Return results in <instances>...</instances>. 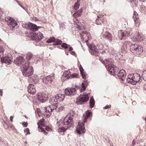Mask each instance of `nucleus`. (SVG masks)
Returning a JSON list of instances; mask_svg holds the SVG:
<instances>
[{
  "label": "nucleus",
  "instance_id": "6ab92c4d",
  "mask_svg": "<svg viewBox=\"0 0 146 146\" xmlns=\"http://www.w3.org/2000/svg\"><path fill=\"white\" fill-rule=\"evenodd\" d=\"M92 115V113L91 110H88L83 114V121L85 123L87 121L88 118Z\"/></svg>",
  "mask_w": 146,
  "mask_h": 146
},
{
  "label": "nucleus",
  "instance_id": "473e14b6",
  "mask_svg": "<svg viewBox=\"0 0 146 146\" xmlns=\"http://www.w3.org/2000/svg\"><path fill=\"white\" fill-rule=\"evenodd\" d=\"M53 44V45H58L62 43V41L58 39L55 38V40Z\"/></svg>",
  "mask_w": 146,
  "mask_h": 146
},
{
  "label": "nucleus",
  "instance_id": "49530a36",
  "mask_svg": "<svg viewBox=\"0 0 146 146\" xmlns=\"http://www.w3.org/2000/svg\"><path fill=\"white\" fill-rule=\"evenodd\" d=\"M82 76V78L84 79H85L86 78V74L84 72V71L80 72Z\"/></svg>",
  "mask_w": 146,
  "mask_h": 146
},
{
  "label": "nucleus",
  "instance_id": "20e7f679",
  "mask_svg": "<svg viewBox=\"0 0 146 146\" xmlns=\"http://www.w3.org/2000/svg\"><path fill=\"white\" fill-rule=\"evenodd\" d=\"M64 97L65 96L64 94H58L51 98L49 100V102L51 104V105H56L58 102H60L63 100Z\"/></svg>",
  "mask_w": 146,
  "mask_h": 146
},
{
  "label": "nucleus",
  "instance_id": "58836bf2",
  "mask_svg": "<svg viewBox=\"0 0 146 146\" xmlns=\"http://www.w3.org/2000/svg\"><path fill=\"white\" fill-rule=\"evenodd\" d=\"M131 43L129 41H125L123 44V45H125L126 46H130L131 45Z\"/></svg>",
  "mask_w": 146,
  "mask_h": 146
},
{
  "label": "nucleus",
  "instance_id": "6e6d98bb",
  "mask_svg": "<svg viewBox=\"0 0 146 146\" xmlns=\"http://www.w3.org/2000/svg\"><path fill=\"white\" fill-rule=\"evenodd\" d=\"M131 3H134L136 0H129Z\"/></svg>",
  "mask_w": 146,
  "mask_h": 146
},
{
  "label": "nucleus",
  "instance_id": "69168bd1",
  "mask_svg": "<svg viewBox=\"0 0 146 146\" xmlns=\"http://www.w3.org/2000/svg\"><path fill=\"white\" fill-rule=\"evenodd\" d=\"M49 129H50V128H49V127H46V130L47 131H49Z\"/></svg>",
  "mask_w": 146,
  "mask_h": 146
},
{
  "label": "nucleus",
  "instance_id": "a19ab883",
  "mask_svg": "<svg viewBox=\"0 0 146 146\" xmlns=\"http://www.w3.org/2000/svg\"><path fill=\"white\" fill-rule=\"evenodd\" d=\"M86 89V87L83 83L82 84V86L80 89V91L81 92L84 91Z\"/></svg>",
  "mask_w": 146,
  "mask_h": 146
},
{
  "label": "nucleus",
  "instance_id": "c85d7f7f",
  "mask_svg": "<svg viewBox=\"0 0 146 146\" xmlns=\"http://www.w3.org/2000/svg\"><path fill=\"white\" fill-rule=\"evenodd\" d=\"M64 76L68 79L70 78L71 74H70V70L65 71L63 74Z\"/></svg>",
  "mask_w": 146,
  "mask_h": 146
},
{
  "label": "nucleus",
  "instance_id": "8fccbe9b",
  "mask_svg": "<svg viewBox=\"0 0 146 146\" xmlns=\"http://www.w3.org/2000/svg\"><path fill=\"white\" fill-rule=\"evenodd\" d=\"M22 124L23 126L25 127H27V123L26 122H24L22 123Z\"/></svg>",
  "mask_w": 146,
  "mask_h": 146
},
{
  "label": "nucleus",
  "instance_id": "338daca9",
  "mask_svg": "<svg viewBox=\"0 0 146 146\" xmlns=\"http://www.w3.org/2000/svg\"><path fill=\"white\" fill-rule=\"evenodd\" d=\"M140 1L142 2H145V1H146V0H139Z\"/></svg>",
  "mask_w": 146,
  "mask_h": 146
},
{
  "label": "nucleus",
  "instance_id": "c9c22d12",
  "mask_svg": "<svg viewBox=\"0 0 146 146\" xmlns=\"http://www.w3.org/2000/svg\"><path fill=\"white\" fill-rule=\"evenodd\" d=\"M33 54L31 52H28L27 54L26 57L27 60H30L33 56Z\"/></svg>",
  "mask_w": 146,
  "mask_h": 146
},
{
  "label": "nucleus",
  "instance_id": "f704fd0d",
  "mask_svg": "<svg viewBox=\"0 0 146 146\" xmlns=\"http://www.w3.org/2000/svg\"><path fill=\"white\" fill-rule=\"evenodd\" d=\"M97 47L98 48V50H106L105 47L103 45V44H100L97 45Z\"/></svg>",
  "mask_w": 146,
  "mask_h": 146
},
{
  "label": "nucleus",
  "instance_id": "c756f323",
  "mask_svg": "<svg viewBox=\"0 0 146 146\" xmlns=\"http://www.w3.org/2000/svg\"><path fill=\"white\" fill-rule=\"evenodd\" d=\"M105 21V19H99L98 18H97L96 20V24L98 25H101L102 23H104Z\"/></svg>",
  "mask_w": 146,
  "mask_h": 146
},
{
  "label": "nucleus",
  "instance_id": "0e129e2a",
  "mask_svg": "<svg viewBox=\"0 0 146 146\" xmlns=\"http://www.w3.org/2000/svg\"><path fill=\"white\" fill-rule=\"evenodd\" d=\"M16 1L18 3V4L19 5V6H20L21 7L22 6L20 4V3L19 2L16 0Z\"/></svg>",
  "mask_w": 146,
  "mask_h": 146
},
{
  "label": "nucleus",
  "instance_id": "774afa93",
  "mask_svg": "<svg viewBox=\"0 0 146 146\" xmlns=\"http://www.w3.org/2000/svg\"><path fill=\"white\" fill-rule=\"evenodd\" d=\"M21 7L24 10H25L27 12V11L26 10L25 8L23 7L22 6Z\"/></svg>",
  "mask_w": 146,
  "mask_h": 146
},
{
  "label": "nucleus",
  "instance_id": "603ef678",
  "mask_svg": "<svg viewBox=\"0 0 146 146\" xmlns=\"http://www.w3.org/2000/svg\"><path fill=\"white\" fill-rule=\"evenodd\" d=\"M80 72L84 71V70L82 66L81 65H80Z\"/></svg>",
  "mask_w": 146,
  "mask_h": 146
},
{
  "label": "nucleus",
  "instance_id": "e433bc0d",
  "mask_svg": "<svg viewBox=\"0 0 146 146\" xmlns=\"http://www.w3.org/2000/svg\"><path fill=\"white\" fill-rule=\"evenodd\" d=\"M55 38L54 37H50L46 41L47 43H51L53 42L55 40Z\"/></svg>",
  "mask_w": 146,
  "mask_h": 146
},
{
  "label": "nucleus",
  "instance_id": "412c9836",
  "mask_svg": "<svg viewBox=\"0 0 146 146\" xmlns=\"http://www.w3.org/2000/svg\"><path fill=\"white\" fill-rule=\"evenodd\" d=\"M102 37L104 38L111 40L112 38L111 34L108 32H103L102 33Z\"/></svg>",
  "mask_w": 146,
  "mask_h": 146
},
{
  "label": "nucleus",
  "instance_id": "5701e85b",
  "mask_svg": "<svg viewBox=\"0 0 146 146\" xmlns=\"http://www.w3.org/2000/svg\"><path fill=\"white\" fill-rule=\"evenodd\" d=\"M28 29L32 31H36L38 29V28L36 25L32 23L28 24Z\"/></svg>",
  "mask_w": 146,
  "mask_h": 146
},
{
  "label": "nucleus",
  "instance_id": "dca6fc26",
  "mask_svg": "<svg viewBox=\"0 0 146 146\" xmlns=\"http://www.w3.org/2000/svg\"><path fill=\"white\" fill-rule=\"evenodd\" d=\"M80 35L82 39H83V40L86 42L88 41L89 38V34L88 33L85 31H82Z\"/></svg>",
  "mask_w": 146,
  "mask_h": 146
},
{
  "label": "nucleus",
  "instance_id": "2f4dec72",
  "mask_svg": "<svg viewBox=\"0 0 146 146\" xmlns=\"http://www.w3.org/2000/svg\"><path fill=\"white\" fill-rule=\"evenodd\" d=\"M80 0H78L76 2L74 6V9L77 10L78 9L80 5Z\"/></svg>",
  "mask_w": 146,
  "mask_h": 146
},
{
  "label": "nucleus",
  "instance_id": "423d86ee",
  "mask_svg": "<svg viewBox=\"0 0 146 146\" xmlns=\"http://www.w3.org/2000/svg\"><path fill=\"white\" fill-rule=\"evenodd\" d=\"M90 94H85L84 95H80L77 98V102L78 104L87 102L89 100Z\"/></svg>",
  "mask_w": 146,
  "mask_h": 146
},
{
  "label": "nucleus",
  "instance_id": "4be33fe9",
  "mask_svg": "<svg viewBox=\"0 0 146 146\" xmlns=\"http://www.w3.org/2000/svg\"><path fill=\"white\" fill-rule=\"evenodd\" d=\"M44 119H42L40 120L39 122L37 123V125H38V128L39 129V131L40 132H44V133L46 134V133H47L46 132L44 131V129L42 127H40L39 125V123L42 126H44Z\"/></svg>",
  "mask_w": 146,
  "mask_h": 146
},
{
  "label": "nucleus",
  "instance_id": "864d4df0",
  "mask_svg": "<svg viewBox=\"0 0 146 146\" xmlns=\"http://www.w3.org/2000/svg\"><path fill=\"white\" fill-rule=\"evenodd\" d=\"M110 106H111L110 105H107V106H106L104 107L103 108L104 109H106L107 108H110Z\"/></svg>",
  "mask_w": 146,
  "mask_h": 146
},
{
  "label": "nucleus",
  "instance_id": "39448f33",
  "mask_svg": "<svg viewBox=\"0 0 146 146\" xmlns=\"http://www.w3.org/2000/svg\"><path fill=\"white\" fill-rule=\"evenodd\" d=\"M14 62L18 66H20L21 68L26 65V63H27L25 61L23 58L22 56H20L17 57L14 60Z\"/></svg>",
  "mask_w": 146,
  "mask_h": 146
},
{
  "label": "nucleus",
  "instance_id": "f257e3e1",
  "mask_svg": "<svg viewBox=\"0 0 146 146\" xmlns=\"http://www.w3.org/2000/svg\"><path fill=\"white\" fill-rule=\"evenodd\" d=\"M73 115L70 114L67 115L64 118L63 121L61 123L63 125H66V128L62 127L59 128L58 131L60 132H64L66 131L68 128L73 127Z\"/></svg>",
  "mask_w": 146,
  "mask_h": 146
},
{
  "label": "nucleus",
  "instance_id": "13d9d810",
  "mask_svg": "<svg viewBox=\"0 0 146 146\" xmlns=\"http://www.w3.org/2000/svg\"><path fill=\"white\" fill-rule=\"evenodd\" d=\"M135 142L134 140H133L131 146H134L135 144Z\"/></svg>",
  "mask_w": 146,
  "mask_h": 146
},
{
  "label": "nucleus",
  "instance_id": "ea45409f",
  "mask_svg": "<svg viewBox=\"0 0 146 146\" xmlns=\"http://www.w3.org/2000/svg\"><path fill=\"white\" fill-rule=\"evenodd\" d=\"M61 46L62 48H63L65 49H67L68 48L69 46H70V45H68L66 43H64L61 44Z\"/></svg>",
  "mask_w": 146,
  "mask_h": 146
},
{
  "label": "nucleus",
  "instance_id": "7ed1b4c3",
  "mask_svg": "<svg viewBox=\"0 0 146 146\" xmlns=\"http://www.w3.org/2000/svg\"><path fill=\"white\" fill-rule=\"evenodd\" d=\"M29 63L27 62L26 65L21 68L23 75L26 77H29L31 76L33 74V68L32 66H29Z\"/></svg>",
  "mask_w": 146,
  "mask_h": 146
},
{
  "label": "nucleus",
  "instance_id": "79ce46f5",
  "mask_svg": "<svg viewBox=\"0 0 146 146\" xmlns=\"http://www.w3.org/2000/svg\"><path fill=\"white\" fill-rule=\"evenodd\" d=\"M76 27L77 29L79 30H81L83 29H84V27L80 25H78V24H77Z\"/></svg>",
  "mask_w": 146,
  "mask_h": 146
},
{
  "label": "nucleus",
  "instance_id": "4468645a",
  "mask_svg": "<svg viewBox=\"0 0 146 146\" xmlns=\"http://www.w3.org/2000/svg\"><path fill=\"white\" fill-rule=\"evenodd\" d=\"M32 39L36 40H40L43 37V35L40 32L33 33L32 35Z\"/></svg>",
  "mask_w": 146,
  "mask_h": 146
},
{
  "label": "nucleus",
  "instance_id": "9d476101",
  "mask_svg": "<svg viewBox=\"0 0 146 146\" xmlns=\"http://www.w3.org/2000/svg\"><path fill=\"white\" fill-rule=\"evenodd\" d=\"M65 94L66 96H73L76 93V90L74 88H68L65 90Z\"/></svg>",
  "mask_w": 146,
  "mask_h": 146
},
{
  "label": "nucleus",
  "instance_id": "4c0bfd02",
  "mask_svg": "<svg viewBox=\"0 0 146 146\" xmlns=\"http://www.w3.org/2000/svg\"><path fill=\"white\" fill-rule=\"evenodd\" d=\"M81 15V13H79V11H76L73 15V16L75 17H78L80 16Z\"/></svg>",
  "mask_w": 146,
  "mask_h": 146
},
{
  "label": "nucleus",
  "instance_id": "bb28decb",
  "mask_svg": "<svg viewBox=\"0 0 146 146\" xmlns=\"http://www.w3.org/2000/svg\"><path fill=\"white\" fill-rule=\"evenodd\" d=\"M137 52H135V54L137 55H139L141 54L143 52V47L140 45L139 46V48H137V49L136 51Z\"/></svg>",
  "mask_w": 146,
  "mask_h": 146
},
{
  "label": "nucleus",
  "instance_id": "aec40b11",
  "mask_svg": "<svg viewBox=\"0 0 146 146\" xmlns=\"http://www.w3.org/2000/svg\"><path fill=\"white\" fill-rule=\"evenodd\" d=\"M139 46L140 45L137 44H132L130 46V50L131 52L135 54V52H137L136 51Z\"/></svg>",
  "mask_w": 146,
  "mask_h": 146
},
{
  "label": "nucleus",
  "instance_id": "09e8293b",
  "mask_svg": "<svg viewBox=\"0 0 146 146\" xmlns=\"http://www.w3.org/2000/svg\"><path fill=\"white\" fill-rule=\"evenodd\" d=\"M31 79L33 80V81H35V80H36V78H37V76H36V77L34 76H31L30 78Z\"/></svg>",
  "mask_w": 146,
  "mask_h": 146
},
{
  "label": "nucleus",
  "instance_id": "cd10ccee",
  "mask_svg": "<svg viewBox=\"0 0 146 146\" xmlns=\"http://www.w3.org/2000/svg\"><path fill=\"white\" fill-rule=\"evenodd\" d=\"M46 77L48 80V84H51L52 82V81L54 79V75L53 74H51L49 76H47Z\"/></svg>",
  "mask_w": 146,
  "mask_h": 146
},
{
  "label": "nucleus",
  "instance_id": "680f3d73",
  "mask_svg": "<svg viewBox=\"0 0 146 146\" xmlns=\"http://www.w3.org/2000/svg\"><path fill=\"white\" fill-rule=\"evenodd\" d=\"M78 11H79V13H80L82 14V9H80Z\"/></svg>",
  "mask_w": 146,
  "mask_h": 146
},
{
  "label": "nucleus",
  "instance_id": "a211bd4d",
  "mask_svg": "<svg viewBox=\"0 0 146 146\" xmlns=\"http://www.w3.org/2000/svg\"><path fill=\"white\" fill-rule=\"evenodd\" d=\"M54 105H51L47 107L44 108L46 112L47 113H49L48 114H47V116H50L51 115V113L54 110V109L53 108H54Z\"/></svg>",
  "mask_w": 146,
  "mask_h": 146
},
{
  "label": "nucleus",
  "instance_id": "a18cd8bd",
  "mask_svg": "<svg viewBox=\"0 0 146 146\" xmlns=\"http://www.w3.org/2000/svg\"><path fill=\"white\" fill-rule=\"evenodd\" d=\"M79 76V75L76 74H72L71 75L70 78H78Z\"/></svg>",
  "mask_w": 146,
  "mask_h": 146
},
{
  "label": "nucleus",
  "instance_id": "052dcab7",
  "mask_svg": "<svg viewBox=\"0 0 146 146\" xmlns=\"http://www.w3.org/2000/svg\"><path fill=\"white\" fill-rule=\"evenodd\" d=\"M13 117L12 116H11L10 117V119L11 121L13 122Z\"/></svg>",
  "mask_w": 146,
  "mask_h": 146
},
{
  "label": "nucleus",
  "instance_id": "a878e982",
  "mask_svg": "<svg viewBox=\"0 0 146 146\" xmlns=\"http://www.w3.org/2000/svg\"><path fill=\"white\" fill-rule=\"evenodd\" d=\"M54 108H53L56 111L58 112H60L62 111L64 109V107L63 105L60 104H58L56 105H54Z\"/></svg>",
  "mask_w": 146,
  "mask_h": 146
},
{
  "label": "nucleus",
  "instance_id": "bf43d9fd",
  "mask_svg": "<svg viewBox=\"0 0 146 146\" xmlns=\"http://www.w3.org/2000/svg\"><path fill=\"white\" fill-rule=\"evenodd\" d=\"M133 15L136 16H138L137 13L135 11L134 12Z\"/></svg>",
  "mask_w": 146,
  "mask_h": 146
},
{
  "label": "nucleus",
  "instance_id": "72a5a7b5",
  "mask_svg": "<svg viewBox=\"0 0 146 146\" xmlns=\"http://www.w3.org/2000/svg\"><path fill=\"white\" fill-rule=\"evenodd\" d=\"M133 18L134 19V20L135 23H138L139 22V21L138 17V16H136L133 15Z\"/></svg>",
  "mask_w": 146,
  "mask_h": 146
},
{
  "label": "nucleus",
  "instance_id": "f03ea898",
  "mask_svg": "<svg viewBox=\"0 0 146 146\" xmlns=\"http://www.w3.org/2000/svg\"><path fill=\"white\" fill-rule=\"evenodd\" d=\"M142 80V78L140 74L137 73L129 75L128 78L126 80L127 82L133 85L136 84L137 82H141Z\"/></svg>",
  "mask_w": 146,
  "mask_h": 146
},
{
  "label": "nucleus",
  "instance_id": "5fc2aeb1",
  "mask_svg": "<svg viewBox=\"0 0 146 146\" xmlns=\"http://www.w3.org/2000/svg\"><path fill=\"white\" fill-rule=\"evenodd\" d=\"M115 53H116L115 51L113 49V50H112L111 52V54H114Z\"/></svg>",
  "mask_w": 146,
  "mask_h": 146
},
{
  "label": "nucleus",
  "instance_id": "0eeeda50",
  "mask_svg": "<svg viewBox=\"0 0 146 146\" xmlns=\"http://www.w3.org/2000/svg\"><path fill=\"white\" fill-rule=\"evenodd\" d=\"M37 96L38 100L41 103L44 102L48 98L47 94L45 93H38Z\"/></svg>",
  "mask_w": 146,
  "mask_h": 146
},
{
  "label": "nucleus",
  "instance_id": "3c124183",
  "mask_svg": "<svg viewBox=\"0 0 146 146\" xmlns=\"http://www.w3.org/2000/svg\"><path fill=\"white\" fill-rule=\"evenodd\" d=\"M103 15H101L98 16L97 18H98L99 19H102L103 17Z\"/></svg>",
  "mask_w": 146,
  "mask_h": 146
},
{
  "label": "nucleus",
  "instance_id": "ddd939ff",
  "mask_svg": "<svg viewBox=\"0 0 146 146\" xmlns=\"http://www.w3.org/2000/svg\"><path fill=\"white\" fill-rule=\"evenodd\" d=\"M108 71L111 75L114 76L117 73L116 68L115 66L113 64H111L108 67Z\"/></svg>",
  "mask_w": 146,
  "mask_h": 146
},
{
  "label": "nucleus",
  "instance_id": "b1692460",
  "mask_svg": "<svg viewBox=\"0 0 146 146\" xmlns=\"http://www.w3.org/2000/svg\"><path fill=\"white\" fill-rule=\"evenodd\" d=\"M1 59L2 63L5 62L7 64H10L11 63L12 58L8 56H5L3 58H1Z\"/></svg>",
  "mask_w": 146,
  "mask_h": 146
},
{
  "label": "nucleus",
  "instance_id": "393cba45",
  "mask_svg": "<svg viewBox=\"0 0 146 146\" xmlns=\"http://www.w3.org/2000/svg\"><path fill=\"white\" fill-rule=\"evenodd\" d=\"M100 60L106 66H107L112 62L113 60L111 58H109L108 59L103 60L102 59H100Z\"/></svg>",
  "mask_w": 146,
  "mask_h": 146
},
{
  "label": "nucleus",
  "instance_id": "f3484780",
  "mask_svg": "<svg viewBox=\"0 0 146 146\" xmlns=\"http://www.w3.org/2000/svg\"><path fill=\"white\" fill-rule=\"evenodd\" d=\"M28 91L31 94H34L36 92L35 86L32 84H30L28 87Z\"/></svg>",
  "mask_w": 146,
  "mask_h": 146
},
{
  "label": "nucleus",
  "instance_id": "4d7b16f0",
  "mask_svg": "<svg viewBox=\"0 0 146 146\" xmlns=\"http://www.w3.org/2000/svg\"><path fill=\"white\" fill-rule=\"evenodd\" d=\"M68 48H69V51H72L73 50V48L71 47H70V46H69Z\"/></svg>",
  "mask_w": 146,
  "mask_h": 146
},
{
  "label": "nucleus",
  "instance_id": "7c9ffc66",
  "mask_svg": "<svg viewBox=\"0 0 146 146\" xmlns=\"http://www.w3.org/2000/svg\"><path fill=\"white\" fill-rule=\"evenodd\" d=\"M94 100L93 97L90 98V106L91 108H92L94 105Z\"/></svg>",
  "mask_w": 146,
  "mask_h": 146
},
{
  "label": "nucleus",
  "instance_id": "2eb2a0df",
  "mask_svg": "<svg viewBox=\"0 0 146 146\" xmlns=\"http://www.w3.org/2000/svg\"><path fill=\"white\" fill-rule=\"evenodd\" d=\"M126 73L124 70H120L117 74V77L121 80H124L125 79Z\"/></svg>",
  "mask_w": 146,
  "mask_h": 146
},
{
  "label": "nucleus",
  "instance_id": "37998d69",
  "mask_svg": "<svg viewBox=\"0 0 146 146\" xmlns=\"http://www.w3.org/2000/svg\"><path fill=\"white\" fill-rule=\"evenodd\" d=\"M42 80L43 82L45 84H48V80L47 79L46 77H44L43 78Z\"/></svg>",
  "mask_w": 146,
  "mask_h": 146
},
{
  "label": "nucleus",
  "instance_id": "c03bdc74",
  "mask_svg": "<svg viewBox=\"0 0 146 146\" xmlns=\"http://www.w3.org/2000/svg\"><path fill=\"white\" fill-rule=\"evenodd\" d=\"M24 132L25 133L26 135L27 134H30V133L29 132V129L28 128H26L24 130Z\"/></svg>",
  "mask_w": 146,
  "mask_h": 146
},
{
  "label": "nucleus",
  "instance_id": "e2e57ef3",
  "mask_svg": "<svg viewBox=\"0 0 146 146\" xmlns=\"http://www.w3.org/2000/svg\"><path fill=\"white\" fill-rule=\"evenodd\" d=\"M2 93H3V92H2V90H0V95L1 96H2V95H3Z\"/></svg>",
  "mask_w": 146,
  "mask_h": 146
},
{
  "label": "nucleus",
  "instance_id": "1a4fd4ad",
  "mask_svg": "<svg viewBox=\"0 0 146 146\" xmlns=\"http://www.w3.org/2000/svg\"><path fill=\"white\" fill-rule=\"evenodd\" d=\"M130 33L129 31L120 30L118 32V36L119 39L122 40L124 38L128 36Z\"/></svg>",
  "mask_w": 146,
  "mask_h": 146
},
{
  "label": "nucleus",
  "instance_id": "de8ad7c7",
  "mask_svg": "<svg viewBox=\"0 0 146 146\" xmlns=\"http://www.w3.org/2000/svg\"><path fill=\"white\" fill-rule=\"evenodd\" d=\"M3 126L4 127L5 129H7L8 128V127H9L7 124L6 123H5V122H4V123H3Z\"/></svg>",
  "mask_w": 146,
  "mask_h": 146
},
{
  "label": "nucleus",
  "instance_id": "f8f14e48",
  "mask_svg": "<svg viewBox=\"0 0 146 146\" xmlns=\"http://www.w3.org/2000/svg\"><path fill=\"white\" fill-rule=\"evenodd\" d=\"M6 21H9L8 22V25L10 27L14 28L17 25V23L15 21L10 17H8L5 18Z\"/></svg>",
  "mask_w": 146,
  "mask_h": 146
},
{
  "label": "nucleus",
  "instance_id": "6e6552de",
  "mask_svg": "<svg viewBox=\"0 0 146 146\" xmlns=\"http://www.w3.org/2000/svg\"><path fill=\"white\" fill-rule=\"evenodd\" d=\"M76 131L79 134H81L85 132L84 125V123L78 122V125L76 128Z\"/></svg>",
  "mask_w": 146,
  "mask_h": 146
},
{
  "label": "nucleus",
  "instance_id": "9b49d317",
  "mask_svg": "<svg viewBox=\"0 0 146 146\" xmlns=\"http://www.w3.org/2000/svg\"><path fill=\"white\" fill-rule=\"evenodd\" d=\"M90 52L92 54L97 56L98 55L99 50L93 44H92L90 46Z\"/></svg>",
  "mask_w": 146,
  "mask_h": 146
}]
</instances>
